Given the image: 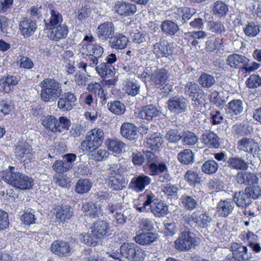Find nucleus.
<instances>
[{
  "label": "nucleus",
  "mask_w": 261,
  "mask_h": 261,
  "mask_svg": "<svg viewBox=\"0 0 261 261\" xmlns=\"http://www.w3.org/2000/svg\"><path fill=\"white\" fill-rule=\"evenodd\" d=\"M0 177L11 186L21 190H30L34 185L32 177L22 172L15 171V168L11 166L1 172Z\"/></svg>",
  "instance_id": "f257e3e1"
},
{
  "label": "nucleus",
  "mask_w": 261,
  "mask_h": 261,
  "mask_svg": "<svg viewBox=\"0 0 261 261\" xmlns=\"http://www.w3.org/2000/svg\"><path fill=\"white\" fill-rule=\"evenodd\" d=\"M40 98L45 102L56 101L62 93V84L53 79H44L40 83Z\"/></svg>",
  "instance_id": "f03ea898"
},
{
  "label": "nucleus",
  "mask_w": 261,
  "mask_h": 261,
  "mask_svg": "<svg viewBox=\"0 0 261 261\" xmlns=\"http://www.w3.org/2000/svg\"><path fill=\"white\" fill-rule=\"evenodd\" d=\"M197 245L195 234L188 227H185L181 230L174 242L175 248L180 251H189Z\"/></svg>",
  "instance_id": "7ed1b4c3"
},
{
  "label": "nucleus",
  "mask_w": 261,
  "mask_h": 261,
  "mask_svg": "<svg viewBox=\"0 0 261 261\" xmlns=\"http://www.w3.org/2000/svg\"><path fill=\"white\" fill-rule=\"evenodd\" d=\"M104 139V133L101 129L95 128L88 132L81 143L83 150L88 151L100 146Z\"/></svg>",
  "instance_id": "20e7f679"
},
{
  "label": "nucleus",
  "mask_w": 261,
  "mask_h": 261,
  "mask_svg": "<svg viewBox=\"0 0 261 261\" xmlns=\"http://www.w3.org/2000/svg\"><path fill=\"white\" fill-rule=\"evenodd\" d=\"M122 257L130 261H141L146 256L144 250L135 243H124L120 248Z\"/></svg>",
  "instance_id": "39448f33"
},
{
  "label": "nucleus",
  "mask_w": 261,
  "mask_h": 261,
  "mask_svg": "<svg viewBox=\"0 0 261 261\" xmlns=\"http://www.w3.org/2000/svg\"><path fill=\"white\" fill-rule=\"evenodd\" d=\"M144 152L145 163L149 167L150 175L155 176L161 172L167 171V165L161 161L159 156L154 152L150 151Z\"/></svg>",
  "instance_id": "423d86ee"
},
{
  "label": "nucleus",
  "mask_w": 261,
  "mask_h": 261,
  "mask_svg": "<svg viewBox=\"0 0 261 261\" xmlns=\"http://www.w3.org/2000/svg\"><path fill=\"white\" fill-rule=\"evenodd\" d=\"M188 100L182 96H174L167 101V108L171 113L179 114L188 110Z\"/></svg>",
  "instance_id": "0eeeda50"
},
{
  "label": "nucleus",
  "mask_w": 261,
  "mask_h": 261,
  "mask_svg": "<svg viewBox=\"0 0 261 261\" xmlns=\"http://www.w3.org/2000/svg\"><path fill=\"white\" fill-rule=\"evenodd\" d=\"M148 199L150 198V203L149 204L150 211L155 217H164L168 213L167 204L162 201L156 198L155 195L150 192H148Z\"/></svg>",
  "instance_id": "6e6552de"
},
{
  "label": "nucleus",
  "mask_w": 261,
  "mask_h": 261,
  "mask_svg": "<svg viewBox=\"0 0 261 261\" xmlns=\"http://www.w3.org/2000/svg\"><path fill=\"white\" fill-rule=\"evenodd\" d=\"M239 150L252 154L254 157H259L261 154V147L253 139L244 137L238 142Z\"/></svg>",
  "instance_id": "1a4fd4ad"
},
{
  "label": "nucleus",
  "mask_w": 261,
  "mask_h": 261,
  "mask_svg": "<svg viewBox=\"0 0 261 261\" xmlns=\"http://www.w3.org/2000/svg\"><path fill=\"white\" fill-rule=\"evenodd\" d=\"M167 70L164 68L158 69L148 75L149 82L156 88H162L169 77Z\"/></svg>",
  "instance_id": "9d476101"
},
{
  "label": "nucleus",
  "mask_w": 261,
  "mask_h": 261,
  "mask_svg": "<svg viewBox=\"0 0 261 261\" xmlns=\"http://www.w3.org/2000/svg\"><path fill=\"white\" fill-rule=\"evenodd\" d=\"M151 182V178L144 174L133 177L128 185V188L137 193L142 192Z\"/></svg>",
  "instance_id": "9b49d317"
},
{
  "label": "nucleus",
  "mask_w": 261,
  "mask_h": 261,
  "mask_svg": "<svg viewBox=\"0 0 261 261\" xmlns=\"http://www.w3.org/2000/svg\"><path fill=\"white\" fill-rule=\"evenodd\" d=\"M50 251L56 255L62 257H68L72 252L69 243L62 240L54 241L50 246Z\"/></svg>",
  "instance_id": "f8f14e48"
},
{
  "label": "nucleus",
  "mask_w": 261,
  "mask_h": 261,
  "mask_svg": "<svg viewBox=\"0 0 261 261\" xmlns=\"http://www.w3.org/2000/svg\"><path fill=\"white\" fill-rule=\"evenodd\" d=\"M58 98V107L61 111L63 112L72 110L75 107L77 99L75 95L71 92L61 93Z\"/></svg>",
  "instance_id": "ddd939ff"
},
{
  "label": "nucleus",
  "mask_w": 261,
  "mask_h": 261,
  "mask_svg": "<svg viewBox=\"0 0 261 261\" xmlns=\"http://www.w3.org/2000/svg\"><path fill=\"white\" fill-rule=\"evenodd\" d=\"M20 81V76L13 74L4 75L0 78V91L5 93L12 92Z\"/></svg>",
  "instance_id": "4468645a"
},
{
  "label": "nucleus",
  "mask_w": 261,
  "mask_h": 261,
  "mask_svg": "<svg viewBox=\"0 0 261 261\" xmlns=\"http://www.w3.org/2000/svg\"><path fill=\"white\" fill-rule=\"evenodd\" d=\"M114 9L115 13L122 17L130 16L137 12V6L135 4L122 1H117Z\"/></svg>",
  "instance_id": "2eb2a0df"
},
{
  "label": "nucleus",
  "mask_w": 261,
  "mask_h": 261,
  "mask_svg": "<svg viewBox=\"0 0 261 261\" xmlns=\"http://www.w3.org/2000/svg\"><path fill=\"white\" fill-rule=\"evenodd\" d=\"M153 47V53L158 58H168L173 54L171 45L162 38L158 42L154 44Z\"/></svg>",
  "instance_id": "dca6fc26"
},
{
  "label": "nucleus",
  "mask_w": 261,
  "mask_h": 261,
  "mask_svg": "<svg viewBox=\"0 0 261 261\" xmlns=\"http://www.w3.org/2000/svg\"><path fill=\"white\" fill-rule=\"evenodd\" d=\"M115 32V26L113 22L107 21L98 25L96 29V35L100 40L106 41L113 37Z\"/></svg>",
  "instance_id": "f3484780"
},
{
  "label": "nucleus",
  "mask_w": 261,
  "mask_h": 261,
  "mask_svg": "<svg viewBox=\"0 0 261 261\" xmlns=\"http://www.w3.org/2000/svg\"><path fill=\"white\" fill-rule=\"evenodd\" d=\"M19 28L21 35L25 37H30L37 30L36 20L32 18H23L19 22Z\"/></svg>",
  "instance_id": "a211bd4d"
},
{
  "label": "nucleus",
  "mask_w": 261,
  "mask_h": 261,
  "mask_svg": "<svg viewBox=\"0 0 261 261\" xmlns=\"http://www.w3.org/2000/svg\"><path fill=\"white\" fill-rule=\"evenodd\" d=\"M160 108L153 104L142 107L139 113L140 118L148 121H152L160 115Z\"/></svg>",
  "instance_id": "6ab92c4d"
},
{
  "label": "nucleus",
  "mask_w": 261,
  "mask_h": 261,
  "mask_svg": "<svg viewBox=\"0 0 261 261\" xmlns=\"http://www.w3.org/2000/svg\"><path fill=\"white\" fill-rule=\"evenodd\" d=\"M91 228L93 235L100 239L108 236L110 226L106 221L98 220L93 223Z\"/></svg>",
  "instance_id": "aec40b11"
},
{
  "label": "nucleus",
  "mask_w": 261,
  "mask_h": 261,
  "mask_svg": "<svg viewBox=\"0 0 261 261\" xmlns=\"http://www.w3.org/2000/svg\"><path fill=\"white\" fill-rule=\"evenodd\" d=\"M230 248L232 258L236 261H245L250 258L247 246H243L241 243H233Z\"/></svg>",
  "instance_id": "412c9836"
},
{
  "label": "nucleus",
  "mask_w": 261,
  "mask_h": 261,
  "mask_svg": "<svg viewBox=\"0 0 261 261\" xmlns=\"http://www.w3.org/2000/svg\"><path fill=\"white\" fill-rule=\"evenodd\" d=\"M48 29L50 30L48 34L49 38L55 41L66 38L68 32L67 27L64 24L54 26Z\"/></svg>",
  "instance_id": "4be33fe9"
},
{
  "label": "nucleus",
  "mask_w": 261,
  "mask_h": 261,
  "mask_svg": "<svg viewBox=\"0 0 261 261\" xmlns=\"http://www.w3.org/2000/svg\"><path fill=\"white\" fill-rule=\"evenodd\" d=\"M192 219L195 223L201 228H207L212 221L211 217L206 213L199 210L192 213Z\"/></svg>",
  "instance_id": "5701e85b"
},
{
  "label": "nucleus",
  "mask_w": 261,
  "mask_h": 261,
  "mask_svg": "<svg viewBox=\"0 0 261 261\" xmlns=\"http://www.w3.org/2000/svg\"><path fill=\"white\" fill-rule=\"evenodd\" d=\"M128 42V38L121 33L116 34L109 40V46L115 49H123L125 48Z\"/></svg>",
  "instance_id": "b1692460"
},
{
  "label": "nucleus",
  "mask_w": 261,
  "mask_h": 261,
  "mask_svg": "<svg viewBox=\"0 0 261 261\" xmlns=\"http://www.w3.org/2000/svg\"><path fill=\"white\" fill-rule=\"evenodd\" d=\"M201 142L209 148H216L219 146V138L212 132L205 131L201 135Z\"/></svg>",
  "instance_id": "393cba45"
},
{
  "label": "nucleus",
  "mask_w": 261,
  "mask_h": 261,
  "mask_svg": "<svg viewBox=\"0 0 261 261\" xmlns=\"http://www.w3.org/2000/svg\"><path fill=\"white\" fill-rule=\"evenodd\" d=\"M236 179L239 184H244L245 185L251 186L258 184V178L256 175L251 172H239Z\"/></svg>",
  "instance_id": "a878e982"
},
{
  "label": "nucleus",
  "mask_w": 261,
  "mask_h": 261,
  "mask_svg": "<svg viewBox=\"0 0 261 261\" xmlns=\"http://www.w3.org/2000/svg\"><path fill=\"white\" fill-rule=\"evenodd\" d=\"M120 134L129 140H134L138 136L137 127L133 123L124 122L121 126Z\"/></svg>",
  "instance_id": "bb28decb"
},
{
  "label": "nucleus",
  "mask_w": 261,
  "mask_h": 261,
  "mask_svg": "<svg viewBox=\"0 0 261 261\" xmlns=\"http://www.w3.org/2000/svg\"><path fill=\"white\" fill-rule=\"evenodd\" d=\"M158 234L152 231L142 232L135 237L136 242L141 245H149L155 241Z\"/></svg>",
  "instance_id": "cd10ccee"
},
{
  "label": "nucleus",
  "mask_w": 261,
  "mask_h": 261,
  "mask_svg": "<svg viewBox=\"0 0 261 261\" xmlns=\"http://www.w3.org/2000/svg\"><path fill=\"white\" fill-rule=\"evenodd\" d=\"M249 62V59L244 56L238 54L229 55V66L231 67L241 69L243 72L245 67L247 65V62Z\"/></svg>",
  "instance_id": "c85d7f7f"
},
{
  "label": "nucleus",
  "mask_w": 261,
  "mask_h": 261,
  "mask_svg": "<svg viewBox=\"0 0 261 261\" xmlns=\"http://www.w3.org/2000/svg\"><path fill=\"white\" fill-rule=\"evenodd\" d=\"M183 207L188 211H192L198 206V198L195 196L183 194L179 199Z\"/></svg>",
  "instance_id": "c756f323"
},
{
  "label": "nucleus",
  "mask_w": 261,
  "mask_h": 261,
  "mask_svg": "<svg viewBox=\"0 0 261 261\" xmlns=\"http://www.w3.org/2000/svg\"><path fill=\"white\" fill-rule=\"evenodd\" d=\"M42 124L47 129L54 133H61V129L59 126L58 120L54 116L48 115L41 119Z\"/></svg>",
  "instance_id": "7c9ffc66"
},
{
  "label": "nucleus",
  "mask_w": 261,
  "mask_h": 261,
  "mask_svg": "<svg viewBox=\"0 0 261 261\" xmlns=\"http://www.w3.org/2000/svg\"><path fill=\"white\" fill-rule=\"evenodd\" d=\"M81 52L83 55L101 57L103 53V48L97 44H87L82 47Z\"/></svg>",
  "instance_id": "2f4dec72"
},
{
  "label": "nucleus",
  "mask_w": 261,
  "mask_h": 261,
  "mask_svg": "<svg viewBox=\"0 0 261 261\" xmlns=\"http://www.w3.org/2000/svg\"><path fill=\"white\" fill-rule=\"evenodd\" d=\"M107 185L113 190H121L126 186L125 179L119 175L108 176Z\"/></svg>",
  "instance_id": "473e14b6"
},
{
  "label": "nucleus",
  "mask_w": 261,
  "mask_h": 261,
  "mask_svg": "<svg viewBox=\"0 0 261 261\" xmlns=\"http://www.w3.org/2000/svg\"><path fill=\"white\" fill-rule=\"evenodd\" d=\"M162 31L166 35L174 36L179 31L178 24L171 20H166L162 21L161 25Z\"/></svg>",
  "instance_id": "72a5a7b5"
},
{
  "label": "nucleus",
  "mask_w": 261,
  "mask_h": 261,
  "mask_svg": "<svg viewBox=\"0 0 261 261\" xmlns=\"http://www.w3.org/2000/svg\"><path fill=\"white\" fill-rule=\"evenodd\" d=\"M82 210L85 215L95 218L99 217L101 215L100 206L92 202H86L83 203Z\"/></svg>",
  "instance_id": "f704fd0d"
},
{
  "label": "nucleus",
  "mask_w": 261,
  "mask_h": 261,
  "mask_svg": "<svg viewBox=\"0 0 261 261\" xmlns=\"http://www.w3.org/2000/svg\"><path fill=\"white\" fill-rule=\"evenodd\" d=\"M233 200L239 207H246L251 202V198L245 191L235 193Z\"/></svg>",
  "instance_id": "c9c22d12"
},
{
  "label": "nucleus",
  "mask_w": 261,
  "mask_h": 261,
  "mask_svg": "<svg viewBox=\"0 0 261 261\" xmlns=\"http://www.w3.org/2000/svg\"><path fill=\"white\" fill-rule=\"evenodd\" d=\"M50 14V18L47 20H44L47 29L58 25H62L61 23L63 21L62 16L58 11L51 9Z\"/></svg>",
  "instance_id": "e433bc0d"
},
{
  "label": "nucleus",
  "mask_w": 261,
  "mask_h": 261,
  "mask_svg": "<svg viewBox=\"0 0 261 261\" xmlns=\"http://www.w3.org/2000/svg\"><path fill=\"white\" fill-rule=\"evenodd\" d=\"M123 89L128 95L135 96L140 93V85L136 80L127 81L125 83Z\"/></svg>",
  "instance_id": "4c0bfd02"
},
{
  "label": "nucleus",
  "mask_w": 261,
  "mask_h": 261,
  "mask_svg": "<svg viewBox=\"0 0 261 261\" xmlns=\"http://www.w3.org/2000/svg\"><path fill=\"white\" fill-rule=\"evenodd\" d=\"M87 89L89 92L98 96L102 103L106 102L107 99L106 94L100 84L97 82L91 83L88 85Z\"/></svg>",
  "instance_id": "58836bf2"
},
{
  "label": "nucleus",
  "mask_w": 261,
  "mask_h": 261,
  "mask_svg": "<svg viewBox=\"0 0 261 261\" xmlns=\"http://www.w3.org/2000/svg\"><path fill=\"white\" fill-rule=\"evenodd\" d=\"M178 161L183 165H191L194 162V154L189 149H186L177 154Z\"/></svg>",
  "instance_id": "ea45409f"
},
{
  "label": "nucleus",
  "mask_w": 261,
  "mask_h": 261,
  "mask_svg": "<svg viewBox=\"0 0 261 261\" xmlns=\"http://www.w3.org/2000/svg\"><path fill=\"white\" fill-rule=\"evenodd\" d=\"M96 72L101 76H112L115 73V68L112 65L108 64L106 62L101 63L95 67Z\"/></svg>",
  "instance_id": "a19ab883"
},
{
  "label": "nucleus",
  "mask_w": 261,
  "mask_h": 261,
  "mask_svg": "<svg viewBox=\"0 0 261 261\" xmlns=\"http://www.w3.org/2000/svg\"><path fill=\"white\" fill-rule=\"evenodd\" d=\"M92 183L88 179H80L75 185V192L78 194H84L88 193L91 189Z\"/></svg>",
  "instance_id": "79ce46f5"
},
{
  "label": "nucleus",
  "mask_w": 261,
  "mask_h": 261,
  "mask_svg": "<svg viewBox=\"0 0 261 261\" xmlns=\"http://www.w3.org/2000/svg\"><path fill=\"white\" fill-rule=\"evenodd\" d=\"M108 110L112 113L121 115L125 111L124 104L119 100H113L109 102L107 104Z\"/></svg>",
  "instance_id": "37998d69"
},
{
  "label": "nucleus",
  "mask_w": 261,
  "mask_h": 261,
  "mask_svg": "<svg viewBox=\"0 0 261 261\" xmlns=\"http://www.w3.org/2000/svg\"><path fill=\"white\" fill-rule=\"evenodd\" d=\"M228 10V6L224 2L221 1H217L214 2L212 8L214 15L218 17H222L226 14Z\"/></svg>",
  "instance_id": "c03bdc74"
},
{
  "label": "nucleus",
  "mask_w": 261,
  "mask_h": 261,
  "mask_svg": "<svg viewBox=\"0 0 261 261\" xmlns=\"http://www.w3.org/2000/svg\"><path fill=\"white\" fill-rule=\"evenodd\" d=\"M195 13L194 9H190L188 7H181L178 8L175 14L177 15V19H179L184 21L189 20Z\"/></svg>",
  "instance_id": "a18cd8bd"
},
{
  "label": "nucleus",
  "mask_w": 261,
  "mask_h": 261,
  "mask_svg": "<svg viewBox=\"0 0 261 261\" xmlns=\"http://www.w3.org/2000/svg\"><path fill=\"white\" fill-rule=\"evenodd\" d=\"M184 178L189 185L194 186L196 184H200L201 180V177L199 174L197 172L191 170H189L186 172Z\"/></svg>",
  "instance_id": "49530a36"
},
{
  "label": "nucleus",
  "mask_w": 261,
  "mask_h": 261,
  "mask_svg": "<svg viewBox=\"0 0 261 261\" xmlns=\"http://www.w3.org/2000/svg\"><path fill=\"white\" fill-rule=\"evenodd\" d=\"M186 37L188 38L189 45L196 46L198 44L197 39L203 38L206 36V34L203 31L189 32L185 34Z\"/></svg>",
  "instance_id": "de8ad7c7"
},
{
  "label": "nucleus",
  "mask_w": 261,
  "mask_h": 261,
  "mask_svg": "<svg viewBox=\"0 0 261 261\" xmlns=\"http://www.w3.org/2000/svg\"><path fill=\"white\" fill-rule=\"evenodd\" d=\"M245 34L248 37H255L260 32V26L256 22L251 21L248 22L243 29Z\"/></svg>",
  "instance_id": "09e8293b"
},
{
  "label": "nucleus",
  "mask_w": 261,
  "mask_h": 261,
  "mask_svg": "<svg viewBox=\"0 0 261 261\" xmlns=\"http://www.w3.org/2000/svg\"><path fill=\"white\" fill-rule=\"evenodd\" d=\"M181 140L186 145H194L198 142V138L195 134L189 131L182 132Z\"/></svg>",
  "instance_id": "8fccbe9b"
},
{
  "label": "nucleus",
  "mask_w": 261,
  "mask_h": 261,
  "mask_svg": "<svg viewBox=\"0 0 261 261\" xmlns=\"http://www.w3.org/2000/svg\"><path fill=\"white\" fill-rule=\"evenodd\" d=\"M218 164L213 160L205 161L201 167V170L207 174L215 173L218 169Z\"/></svg>",
  "instance_id": "3c124183"
},
{
  "label": "nucleus",
  "mask_w": 261,
  "mask_h": 261,
  "mask_svg": "<svg viewBox=\"0 0 261 261\" xmlns=\"http://www.w3.org/2000/svg\"><path fill=\"white\" fill-rule=\"evenodd\" d=\"M125 144L121 141L118 140H110L107 144L109 150L117 153L122 152Z\"/></svg>",
  "instance_id": "603ef678"
},
{
  "label": "nucleus",
  "mask_w": 261,
  "mask_h": 261,
  "mask_svg": "<svg viewBox=\"0 0 261 261\" xmlns=\"http://www.w3.org/2000/svg\"><path fill=\"white\" fill-rule=\"evenodd\" d=\"M31 150V146L28 143L20 142L16 147L15 155L18 158H22L24 154L29 153Z\"/></svg>",
  "instance_id": "864d4df0"
},
{
  "label": "nucleus",
  "mask_w": 261,
  "mask_h": 261,
  "mask_svg": "<svg viewBox=\"0 0 261 261\" xmlns=\"http://www.w3.org/2000/svg\"><path fill=\"white\" fill-rule=\"evenodd\" d=\"M215 82L214 76L206 73H202L198 79L199 84L203 88H208L212 87Z\"/></svg>",
  "instance_id": "5fc2aeb1"
},
{
  "label": "nucleus",
  "mask_w": 261,
  "mask_h": 261,
  "mask_svg": "<svg viewBox=\"0 0 261 261\" xmlns=\"http://www.w3.org/2000/svg\"><path fill=\"white\" fill-rule=\"evenodd\" d=\"M72 215V212L70 211V207L67 206H62L59 208L56 213V218L61 222L65 221L70 219Z\"/></svg>",
  "instance_id": "6e6d98bb"
},
{
  "label": "nucleus",
  "mask_w": 261,
  "mask_h": 261,
  "mask_svg": "<svg viewBox=\"0 0 261 261\" xmlns=\"http://www.w3.org/2000/svg\"><path fill=\"white\" fill-rule=\"evenodd\" d=\"M163 142V138L160 136V134L158 133L152 135L147 140V143L149 147L154 150L159 148Z\"/></svg>",
  "instance_id": "4d7b16f0"
},
{
  "label": "nucleus",
  "mask_w": 261,
  "mask_h": 261,
  "mask_svg": "<svg viewBox=\"0 0 261 261\" xmlns=\"http://www.w3.org/2000/svg\"><path fill=\"white\" fill-rule=\"evenodd\" d=\"M229 165L233 169L240 170H246L248 167L247 163L240 158H229Z\"/></svg>",
  "instance_id": "13d9d810"
},
{
  "label": "nucleus",
  "mask_w": 261,
  "mask_h": 261,
  "mask_svg": "<svg viewBox=\"0 0 261 261\" xmlns=\"http://www.w3.org/2000/svg\"><path fill=\"white\" fill-rule=\"evenodd\" d=\"M108 176L121 175L124 172L125 168L119 163H113L108 165Z\"/></svg>",
  "instance_id": "bf43d9fd"
},
{
  "label": "nucleus",
  "mask_w": 261,
  "mask_h": 261,
  "mask_svg": "<svg viewBox=\"0 0 261 261\" xmlns=\"http://www.w3.org/2000/svg\"><path fill=\"white\" fill-rule=\"evenodd\" d=\"M90 151L92 159L97 161H101L103 159L107 158L109 154L106 149H98V148L91 149Z\"/></svg>",
  "instance_id": "052dcab7"
},
{
  "label": "nucleus",
  "mask_w": 261,
  "mask_h": 261,
  "mask_svg": "<svg viewBox=\"0 0 261 261\" xmlns=\"http://www.w3.org/2000/svg\"><path fill=\"white\" fill-rule=\"evenodd\" d=\"M79 239L82 242L88 246H95L97 244V240L99 239L93 235V233L81 234L79 235Z\"/></svg>",
  "instance_id": "680f3d73"
},
{
  "label": "nucleus",
  "mask_w": 261,
  "mask_h": 261,
  "mask_svg": "<svg viewBox=\"0 0 261 261\" xmlns=\"http://www.w3.org/2000/svg\"><path fill=\"white\" fill-rule=\"evenodd\" d=\"M201 90L197 84L192 82H188L185 86V94L190 98L195 95Z\"/></svg>",
  "instance_id": "e2e57ef3"
},
{
  "label": "nucleus",
  "mask_w": 261,
  "mask_h": 261,
  "mask_svg": "<svg viewBox=\"0 0 261 261\" xmlns=\"http://www.w3.org/2000/svg\"><path fill=\"white\" fill-rule=\"evenodd\" d=\"M52 168L56 172L63 173L69 170L71 166L70 164H66L62 160H57L53 164Z\"/></svg>",
  "instance_id": "0e129e2a"
},
{
  "label": "nucleus",
  "mask_w": 261,
  "mask_h": 261,
  "mask_svg": "<svg viewBox=\"0 0 261 261\" xmlns=\"http://www.w3.org/2000/svg\"><path fill=\"white\" fill-rule=\"evenodd\" d=\"M245 191L249 194L251 198L254 199H257L261 196V188L257 184L246 187L245 189Z\"/></svg>",
  "instance_id": "69168bd1"
},
{
  "label": "nucleus",
  "mask_w": 261,
  "mask_h": 261,
  "mask_svg": "<svg viewBox=\"0 0 261 261\" xmlns=\"http://www.w3.org/2000/svg\"><path fill=\"white\" fill-rule=\"evenodd\" d=\"M246 86L249 88H255L261 86V77L257 74H252L246 81Z\"/></svg>",
  "instance_id": "338daca9"
},
{
  "label": "nucleus",
  "mask_w": 261,
  "mask_h": 261,
  "mask_svg": "<svg viewBox=\"0 0 261 261\" xmlns=\"http://www.w3.org/2000/svg\"><path fill=\"white\" fill-rule=\"evenodd\" d=\"M243 103L241 100H233L229 102V113L240 114L243 110Z\"/></svg>",
  "instance_id": "774afa93"
}]
</instances>
